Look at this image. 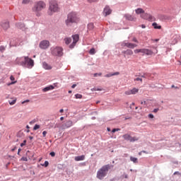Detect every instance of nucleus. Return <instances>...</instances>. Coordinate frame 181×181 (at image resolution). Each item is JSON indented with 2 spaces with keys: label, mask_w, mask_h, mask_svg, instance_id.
<instances>
[{
  "label": "nucleus",
  "mask_w": 181,
  "mask_h": 181,
  "mask_svg": "<svg viewBox=\"0 0 181 181\" xmlns=\"http://www.w3.org/2000/svg\"><path fill=\"white\" fill-rule=\"evenodd\" d=\"M16 63L20 66H28V69H32L35 66L33 59L28 58V57H22L16 59Z\"/></svg>",
  "instance_id": "nucleus-1"
},
{
  "label": "nucleus",
  "mask_w": 181,
  "mask_h": 181,
  "mask_svg": "<svg viewBox=\"0 0 181 181\" xmlns=\"http://www.w3.org/2000/svg\"><path fill=\"white\" fill-rule=\"evenodd\" d=\"M80 21L78 15L76 12H71L67 16V19L65 21L66 26H71L72 23H77Z\"/></svg>",
  "instance_id": "nucleus-2"
},
{
  "label": "nucleus",
  "mask_w": 181,
  "mask_h": 181,
  "mask_svg": "<svg viewBox=\"0 0 181 181\" xmlns=\"http://www.w3.org/2000/svg\"><path fill=\"white\" fill-rule=\"evenodd\" d=\"M111 168H113V166L110 164L103 165L97 173L98 179H100V180L104 179V177L107 176V173H108V170H110Z\"/></svg>",
  "instance_id": "nucleus-3"
},
{
  "label": "nucleus",
  "mask_w": 181,
  "mask_h": 181,
  "mask_svg": "<svg viewBox=\"0 0 181 181\" xmlns=\"http://www.w3.org/2000/svg\"><path fill=\"white\" fill-rule=\"evenodd\" d=\"M45 8H46V4L42 1H40L35 3L33 11V12H40V11H43Z\"/></svg>",
  "instance_id": "nucleus-4"
},
{
  "label": "nucleus",
  "mask_w": 181,
  "mask_h": 181,
  "mask_svg": "<svg viewBox=\"0 0 181 181\" xmlns=\"http://www.w3.org/2000/svg\"><path fill=\"white\" fill-rule=\"evenodd\" d=\"M50 50L52 56H63V48L62 47H52Z\"/></svg>",
  "instance_id": "nucleus-5"
},
{
  "label": "nucleus",
  "mask_w": 181,
  "mask_h": 181,
  "mask_svg": "<svg viewBox=\"0 0 181 181\" xmlns=\"http://www.w3.org/2000/svg\"><path fill=\"white\" fill-rule=\"evenodd\" d=\"M49 11H50L51 13H54V12H59V4H57V1H50Z\"/></svg>",
  "instance_id": "nucleus-6"
},
{
  "label": "nucleus",
  "mask_w": 181,
  "mask_h": 181,
  "mask_svg": "<svg viewBox=\"0 0 181 181\" xmlns=\"http://www.w3.org/2000/svg\"><path fill=\"white\" fill-rule=\"evenodd\" d=\"M123 138L125 141H129V142H136V141H139V137H132L130 134H124Z\"/></svg>",
  "instance_id": "nucleus-7"
},
{
  "label": "nucleus",
  "mask_w": 181,
  "mask_h": 181,
  "mask_svg": "<svg viewBox=\"0 0 181 181\" xmlns=\"http://www.w3.org/2000/svg\"><path fill=\"white\" fill-rule=\"evenodd\" d=\"M72 38H73V42L72 44H71L69 45L70 49H74V46H76V44L77 43V42H78L79 39H80V36L78 34L74 35H72Z\"/></svg>",
  "instance_id": "nucleus-8"
},
{
  "label": "nucleus",
  "mask_w": 181,
  "mask_h": 181,
  "mask_svg": "<svg viewBox=\"0 0 181 181\" xmlns=\"http://www.w3.org/2000/svg\"><path fill=\"white\" fill-rule=\"evenodd\" d=\"M40 48L46 49L50 46V42L49 40H42L40 42Z\"/></svg>",
  "instance_id": "nucleus-9"
},
{
  "label": "nucleus",
  "mask_w": 181,
  "mask_h": 181,
  "mask_svg": "<svg viewBox=\"0 0 181 181\" xmlns=\"http://www.w3.org/2000/svg\"><path fill=\"white\" fill-rule=\"evenodd\" d=\"M73 125V121L71 120H67L65 122L61 127L62 129H67L69 128H71V126Z\"/></svg>",
  "instance_id": "nucleus-10"
},
{
  "label": "nucleus",
  "mask_w": 181,
  "mask_h": 181,
  "mask_svg": "<svg viewBox=\"0 0 181 181\" xmlns=\"http://www.w3.org/2000/svg\"><path fill=\"white\" fill-rule=\"evenodd\" d=\"M111 12H112V11L111 10V8H110V6H106L103 10V13L105 14V16H108V15H111Z\"/></svg>",
  "instance_id": "nucleus-11"
},
{
  "label": "nucleus",
  "mask_w": 181,
  "mask_h": 181,
  "mask_svg": "<svg viewBox=\"0 0 181 181\" xmlns=\"http://www.w3.org/2000/svg\"><path fill=\"white\" fill-rule=\"evenodd\" d=\"M141 18H142L143 19H146L148 21H152L153 19V17L152 16H151V14L146 13L141 14Z\"/></svg>",
  "instance_id": "nucleus-12"
},
{
  "label": "nucleus",
  "mask_w": 181,
  "mask_h": 181,
  "mask_svg": "<svg viewBox=\"0 0 181 181\" xmlns=\"http://www.w3.org/2000/svg\"><path fill=\"white\" fill-rule=\"evenodd\" d=\"M124 46H127L129 49H135V47H138V45L131 43V42H124Z\"/></svg>",
  "instance_id": "nucleus-13"
},
{
  "label": "nucleus",
  "mask_w": 181,
  "mask_h": 181,
  "mask_svg": "<svg viewBox=\"0 0 181 181\" xmlns=\"http://www.w3.org/2000/svg\"><path fill=\"white\" fill-rule=\"evenodd\" d=\"M145 54L146 56H152L153 54V51L149 49L144 48V55Z\"/></svg>",
  "instance_id": "nucleus-14"
},
{
  "label": "nucleus",
  "mask_w": 181,
  "mask_h": 181,
  "mask_svg": "<svg viewBox=\"0 0 181 181\" xmlns=\"http://www.w3.org/2000/svg\"><path fill=\"white\" fill-rule=\"evenodd\" d=\"M134 53L138 54V53H142V56H145V48L134 49Z\"/></svg>",
  "instance_id": "nucleus-15"
},
{
  "label": "nucleus",
  "mask_w": 181,
  "mask_h": 181,
  "mask_svg": "<svg viewBox=\"0 0 181 181\" xmlns=\"http://www.w3.org/2000/svg\"><path fill=\"white\" fill-rule=\"evenodd\" d=\"M123 54H126L127 56H132L134 54V51L132 49H127L122 52Z\"/></svg>",
  "instance_id": "nucleus-16"
},
{
  "label": "nucleus",
  "mask_w": 181,
  "mask_h": 181,
  "mask_svg": "<svg viewBox=\"0 0 181 181\" xmlns=\"http://www.w3.org/2000/svg\"><path fill=\"white\" fill-rule=\"evenodd\" d=\"M1 27L4 30H7V29H9V22H3L1 23Z\"/></svg>",
  "instance_id": "nucleus-17"
},
{
  "label": "nucleus",
  "mask_w": 181,
  "mask_h": 181,
  "mask_svg": "<svg viewBox=\"0 0 181 181\" xmlns=\"http://www.w3.org/2000/svg\"><path fill=\"white\" fill-rule=\"evenodd\" d=\"M42 67L45 70H52V66L49 65L47 62H43L42 63Z\"/></svg>",
  "instance_id": "nucleus-18"
},
{
  "label": "nucleus",
  "mask_w": 181,
  "mask_h": 181,
  "mask_svg": "<svg viewBox=\"0 0 181 181\" xmlns=\"http://www.w3.org/2000/svg\"><path fill=\"white\" fill-rule=\"evenodd\" d=\"M84 159H86V156L84 155L75 157L76 162H79L80 160H84Z\"/></svg>",
  "instance_id": "nucleus-19"
},
{
  "label": "nucleus",
  "mask_w": 181,
  "mask_h": 181,
  "mask_svg": "<svg viewBox=\"0 0 181 181\" xmlns=\"http://www.w3.org/2000/svg\"><path fill=\"white\" fill-rule=\"evenodd\" d=\"M50 90H54V86L51 85L49 86L45 87L42 89V91L46 93V91H50Z\"/></svg>",
  "instance_id": "nucleus-20"
},
{
  "label": "nucleus",
  "mask_w": 181,
  "mask_h": 181,
  "mask_svg": "<svg viewBox=\"0 0 181 181\" xmlns=\"http://www.w3.org/2000/svg\"><path fill=\"white\" fill-rule=\"evenodd\" d=\"M124 18H126V19H127L128 21H136V19L134 16H132L129 14H126L124 16Z\"/></svg>",
  "instance_id": "nucleus-21"
},
{
  "label": "nucleus",
  "mask_w": 181,
  "mask_h": 181,
  "mask_svg": "<svg viewBox=\"0 0 181 181\" xmlns=\"http://www.w3.org/2000/svg\"><path fill=\"white\" fill-rule=\"evenodd\" d=\"M112 76H119V72H115L113 74H108L105 76V77H112Z\"/></svg>",
  "instance_id": "nucleus-22"
},
{
  "label": "nucleus",
  "mask_w": 181,
  "mask_h": 181,
  "mask_svg": "<svg viewBox=\"0 0 181 181\" xmlns=\"http://www.w3.org/2000/svg\"><path fill=\"white\" fill-rule=\"evenodd\" d=\"M130 160H131V162H133V163H138V158H137L130 156Z\"/></svg>",
  "instance_id": "nucleus-23"
},
{
  "label": "nucleus",
  "mask_w": 181,
  "mask_h": 181,
  "mask_svg": "<svg viewBox=\"0 0 181 181\" xmlns=\"http://www.w3.org/2000/svg\"><path fill=\"white\" fill-rule=\"evenodd\" d=\"M64 40L66 45H70V43H71V38L70 37H66Z\"/></svg>",
  "instance_id": "nucleus-24"
},
{
  "label": "nucleus",
  "mask_w": 181,
  "mask_h": 181,
  "mask_svg": "<svg viewBox=\"0 0 181 181\" xmlns=\"http://www.w3.org/2000/svg\"><path fill=\"white\" fill-rule=\"evenodd\" d=\"M136 13H137V15H139V13H141V15H142L143 13H145V12L144 11V9H142V8H137L136 10Z\"/></svg>",
  "instance_id": "nucleus-25"
},
{
  "label": "nucleus",
  "mask_w": 181,
  "mask_h": 181,
  "mask_svg": "<svg viewBox=\"0 0 181 181\" xmlns=\"http://www.w3.org/2000/svg\"><path fill=\"white\" fill-rule=\"evenodd\" d=\"M88 30H93L94 29V24L93 23L88 24Z\"/></svg>",
  "instance_id": "nucleus-26"
},
{
  "label": "nucleus",
  "mask_w": 181,
  "mask_h": 181,
  "mask_svg": "<svg viewBox=\"0 0 181 181\" xmlns=\"http://www.w3.org/2000/svg\"><path fill=\"white\" fill-rule=\"evenodd\" d=\"M132 91V94H136V93H138V91H139V90L136 88H134L133 89L131 90Z\"/></svg>",
  "instance_id": "nucleus-27"
},
{
  "label": "nucleus",
  "mask_w": 181,
  "mask_h": 181,
  "mask_svg": "<svg viewBox=\"0 0 181 181\" xmlns=\"http://www.w3.org/2000/svg\"><path fill=\"white\" fill-rule=\"evenodd\" d=\"M153 26L154 29H161V28H162L160 25L158 26V23H153Z\"/></svg>",
  "instance_id": "nucleus-28"
},
{
  "label": "nucleus",
  "mask_w": 181,
  "mask_h": 181,
  "mask_svg": "<svg viewBox=\"0 0 181 181\" xmlns=\"http://www.w3.org/2000/svg\"><path fill=\"white\" fill-rule=\"evenodd\" d=\"M16 27L18 28V29H22V28H24L25 27V25L22 24V23H17L16 24Z\"/></svg>",
  "instance_id": "nucleus-29"
},
{
  "label": "nucleus",
  "mask_w": 181,
  "mask_h": 181,
  "mask_svg": "<svg viewBox=\"0 0 181 181\" xmlns=\"http://www.w3.org/2000/svg\"><path fill=\"white\" fill-rule=\"evenodd\" d=\"M8 103H9L10 105H13L14 104L16 103V99H14L13 100H8Z\"/></svg>",
  "instance_id": "nucleus-30"
},
{
  "label": "nucleus",
  "mask_w": 181,
  "mask_h": 181,
  "mask_svg": "<svg viewBox=\"0 0 181 181\" xmlns=\"http://www.w3.org/2000/svg\"><path fill=\"white\" fill-rule=\"evenodd\" d=\"M90 54H95V49L92 48L89 51Z\"/></svg>",
  "instance_id": "nucleus-31"
},
{
  "label": "nucleus",
  "mask_w": 181,
  "mask_h": 181,
  "mask_svg": "<svg viewBox=\"0 0 181 181\" xmlns=\"http://www.w3.org/2000/svg\"><path fill=\"white\" fill-rule=\"evenodd\" d=\"M75 98L77 99L83 98V95L77 93L75 95Z\"/></svg>",
  "instance_id": "nucleus-32"
},
{
  "label": "nucleus",
  "mask_w": 181,
  "mask_h": 181,
  "mask_svg": "<svg viewBox=\"0 0 181 181\" xmlns=\"http://www.w3.org/2000/svg\"><path fill=\"white\" fill-rule=\"evenodd\" d=\"M40 128V125L39 124H35V127H33L34 131H36L37 129H39Z\"/></svg>",
  "instance_id": "nucleus-33"
},
{
  "label": "nucleus",
  "mask_w": 181,
  "mask_h": 181,
  "mask_svg": "<svg viewBox=\"0 0 181 181\" xmlns=\"http://www.w3.org/2000/svg\"><path fill=\"white\" fill-rule=\"evenodd\" d=\"M125 94H126V95H131V94H132V92L131 90H127V91L125 92Z\"/></svg>",
  "instance_id": "nucleus-34"
},
{
  "label": "nucleus",
  "mask_w": 181,
  "mask_h": 181,
  "mask_svg": "<svg viewBox=\"0 0 181 181\" xmlns=\"http://www.w3.org/2000/svg\"><path fill=\"white\" fill-rule=\"evenodd\" d=\"M42 166L47 168V166H49V161H45V163L42 165Z\"/></svg>",
  "instance_id": "nucleus-35"
},
{
  "label": "nucleus",
  "mask_w": 181,
  "mask_h": 181,
  "mask_svg": "<svg viewBox=\"0 0 181 181\" xmlns=\"http://www.w3.org/2000/svg\"><path fill=\"white\" fill-rule=\"evenodd\" d=\"M26 142H27V141H26V140H24L23 142L21 144V147L25 146V145H26Z\"/></svg>",
  "instance_id": "nucleus-36"
},
{
  "label": "nucleus",
  "mask_w": 181,
  "mask_h": 181,
  "mask_svg": "<svg viewBox=\"0 0 181 181\" xmlns=\"http://www.w3.org/2000/svg\"><path fill=\"white\" fill-rule=\"evenodd\" d=\"M0 52H5V47L1 46L0 47Z\"/></svg>",
  "instance_id": "nucleus-37"
},
{
  "label": "nucleus",
  "mask_w": 181,
  "mask_h": 181,
  "mask_svg": "<svg viewBox=\"0 0 181 181\" xmlns=\"http://www.w3.org/2000/svg\"><path fill=\"white\" fill-rule=\"evenodd\" d=\"M132 42H134V43H139V42H138V40L136 39V37H133Z\"/></svg>",
  "instance_id": "nucleus-38"
},
{
  "label": "nucleus",
  "mask_w": 181,
  "mask_h": 181,
  "mask_svg": "<svg viewBox=\"0 0 181 181\" xmlns=\"http://www.w3.org/2000/svg\"><path fill=\"white\" fill-rule=\"evenodd\" d=\"M134 81H141V83H142V78H136L134 79Z\"/></svg>",
  "instance_id": "nucleus-39"
},
{
  "label": "nucleus",
  "mask_w": 181,
  "mask_h": 181,
  "mask_svg": "<svg viewBox=\"0 0 181 181\" xmlns=\"http://www.w3.org/2000/svg\"><path fill=\"white\" fill-rule=\"evenodd\" d=\"M117 131H119V129H113L112 132L114 134L115 132H117Z\"/></svg>",
  "instance_id": "nucleus-40"
},
{
  "label": "nucleus",
  "mask_w": 181,
  "mask_h": 181,
  "mask_svg": "<svg viewBox=\"0 0 181 181\" xmlns=\"http://www.w3.org/2000/svg\"><path fill=\"white\" fill-rule=\"evenodd\" d=\"M49 155H51V156H52V157H54V156H56V153H54V152H51L50 153H49Z\"/></svg>",
  "instance_id": "nucleus-41"
},
{
  "label": "nucleus",
  "mask_w": 181,
  "mask_h": 181,
  "mask_svg": "<svg viewBox=\"0 0 181 181\" xmlns=\"http://www.w3.org/2000/svg\"><path fill=\"white\" fill-rule=\"evenodd\" d=\"M42 135H43V136H44V138L46 136V135H47V132H46V131H44L43 132H42Z\"/></svg>",
  "instance_id": "nucleus-42"
},
{
  "label": "nucleus",
  "mask_w": 181,
  "mask_h": 181,
  "mask_svg": "<svg viewBox=\"0 0 181 181\" xmlns=\"http://www.w3.org/2000/svg\"><path fill=\"white\" fill-rule=\"evenodd\" d=\"M97 76H102V74L101 73H99V74H94V77H97Z\"/></svg>",
  "instance_id": "nucleus-43"
},
{
  "label": "nucleus",
  "mask_w": 181,
  "mask_h": 181,
  "mask_svg": "<svg viewBox=\"0 0 181 181\" xmlns=\"http://www.w3.org/2000/svg\"><path fill=\"white\" fill-rule=\"evenodd\" d=\"M10 79L11 81H15V77H13V76H11Z\"/></svg>",
  "instance_id": "nucleus-44"
},
{
  "label": "nucleus",
  "mask_w": 181,
  "mask_h": 181,
  "mask_svg": "<svg viewBox=\"0 0 181 181\" xmlns=\"http://www.w3.org/2000/svg\"><path fill=\"white\" fill-rule=\"evenodd\" d=\"M158 111H159V108L154 109L153 112L156 113V112H158Z\"/></svg>",
  "instance_id": "nucleus-45"
},
{
  "label": "nucleus",
  "mask_w": 181,
  "mask_h": 181,
  "mask_svg": "<svg viewBox=\"0 0 181 181\" xmlns=\"http://www.w3.org/2000/svg\"><path fill=\"white\" fill-rule=\"evenodd\" d=\"M153 117H154L153 115L152 114L148 115V118H153Z\"/></svg>",
  "instance_id": "nucleus-46"
},
{
  "label": "nucleus",
  "mask_w": 181,
  "mask_h": 181,
  "mask_svg": "<svg viewBox=\"0 0 181 181\" xmlns=\"http://www.w3.org/2000/svg\"><path fill=\"white\" fill-rule=\"evenodd\" d=\"M89 2H97L98 0H88Z\"/></svg>",
  "instance_id": "nucleus-47"
},
{
  "label": "nucleus",
  "mask_w": 181,
  "mask_h": 181,
  "mask_svg": "<svg viewBox=\"0 0 181 181\" xmlns=\"http://www.w3.org/2000/svg\"><path fill=\"white\" fill-rule=\"evenodd\" d=\"M94 90H95V91H102L103 90V89H100V88H95Z\"/></svg>",
  "instance_id": "nucleus-48"
},
{
  "label": "nucleus",
  "mask_w": 181,
  "mask_h": 181,
  "mask_svg": "<svg viewBox=\"0 0 181 181\" xmlns=\"http://www.w3.org/2000/svg\"><path fill=\"white\" fill-rule=\"evenodd\" d=\"M76 86H77L76 84H73V85L71 86V88H76Z\"/></svg>",
  "instance_id": "nucleus-49"
},
{
  "label": "nucleus",
  "mask_w": 181,
  "mask_h": 181,
  "mask_svg": "<svg viewBox=\"0 0 181 181\" xmlns=\"http://www.w3.org/2000/svg\"><path fill=\"white\" fill-rule=\"evenodd\" d=\"M25 103H29V100L22 102V104H25Z\"/></svg>",
  "instance_id": "nucleus-50"
},
{
  "label": "nucleus",
  "mask_w": 181,
  "mask_h": 181,
  "mask_svg": "<svg viewBox=\"0 0 181 181\" xmlns=\"http://www.w3.org/2000/svg\"><path fill=\"white\" fill-rule=\"evenodd\" d=\"M23 4H28V0H23Z\"/></svg>",
  "instance_id": "nucleus-51"
},
{
  "label": "nucleus",
  "mask_w": 181,
  "mask_h": 181,
  "mask_svg": "<svg viewBox=\"0 0 181 181\" xmlns=\"http://www.w3.org/2000/svg\"><path fill=\"white\" fill-rule=\"evenodd\" d=\"M21 151H22V149L18 148V155H19V153H21Z\"/></svg>",
  "instance_id": "nucleus-52"
},
{
  "label": "nucleus",
  "mask_w": 181,
  "mask_h": 181,
  "mask_svg": "<svg viewBox=\"0 0 181 181\" xmlns=\"http://www.w3.org/2000/svg\"><path fill=\"white\" fill-rule=\"evenodd\" d=\"M141 28H142V29H145V28H146V26H145V25H141Z\"/></svg>",
  "instance_id": "nucleus-53"
},
{
  "label": "nucleus",
  "mask_w": 181,
  "mask_h": 181,
  "mask_svg": "<svg viewBox=\"0 0 181 181\" xmlns=\"http://www.w3.org/2000/svg\"><path fill=\"white\" fill-rule=\"evenodd\" d=\"M59 112H64V110H63V109H61L60 110H59Z\"/></svg>",
  "instance_id": "nucleus-54"
},
{
  "label": "nucleus",
  "mask_w": 181,
  "mask_h": 181,
  "mask_svg": "<svg viewBox=\"0 0 181 181\" xmlns=\"http://www.w3.org/2000/svg\"><path fill=\"white\" fill-rule=\"evenodd\" d=\"M63 119H64V117H60V120H61V121H63Z\"/></svg>",
  "instance_id": "nucleus-55"
},
{
  "label": "nucleus",
  "mask_w": 181,
  "mask_h": 181,
  "mask_svg": "<svg viewBox=\"0 0 181 181\" xmlns=\"http://www.w3.org/2000/svg\"><path fill=\"white\" fill-rule=\"evenodd\" d=\"M16 149V147H15L14 148L11 149L12 152H13Z\"/></svg>",
  "instance_id": "nucleus-56"
},
{
  "label": "nucleus",
  "mask_w": 181,
  "mask_h": 181,
  "mask_svg": "<svg viewBox=\"0 0 181 181\" xmlns=\"http://www.w3.org/2000/svg\"><path fill=\"white\" fill-rule=\"evenodd\" d=\"M141 104H146V101L141 102Z\"/></svg>",
  "instance_id": "nucleus-57"
},
{
  "label": "nucleus",
  "mask_w": 181,
  "mask_h": 181,
  "mask_svg": "<svg viewBox=\"0 0 181 181\" xmlns=\"http://www.w3.org/2000/svg\"><path fill=\"white\" fill-rule=\"evenodd\" d=\"M124 177L125 179H128V175H125Z\"/></svg>",
  "instance_id": "nucleus-58"
},
{
  "label": "nucleus",
  "mask_w": 181,
  "mask_h": 181,
  "mask_svg": "<svg viewBox=\"0 0 181 181\" xmlns=\"http://www.w3.org/2000/svg\"><path fill=\"white\" fill-rule=\"evenodd\" d=\"M107 131L110 132V131H111V129H110V127H107Z\"/></svg>",
  "instance_id": "nucleus-59"
},
{
  "label": "nucleus",
  "mask_w": 181,
  "mask_h": 181,
  "mask_svg": "<svg viewBox=\"0 0 181 181\" xmlns=\"http://www.w3.org/2000/svg\"><path fill=\"white\" fill-rule=\"evenodd\" d=\"M23 160H25V162L28 161V158H23Z\"/></svg>",
  "instance_id": "nucleus-60"
},
{
  "label": "nucleus",
  "mask_w": 181,
  "mask_h": 181,
  "mask_svg": "<svg viewBox=\"0 0 181 181\" xmlns=\"http://www.w3.org/2000/svg\"><path fill=\"white\" fill-rule=\"evenodd\" d=\"M141 152H143V153H146V151H142Z\"/></svg>",
  "instance_id": "nucleus-61"
},
{
  "label": "nucleus",
  "mask_w": 181,
  "mask_h": 181,
  "mask_svg": "<svg viewBox=\"0 0 181 181\" xmlns=\"http://www.w3.org/2000/svg\"><path fill=\"white\" fill-rule=\"evenodd\" d=\"M155 42H159V39H156Z\"/></svg>",
  "instance_id": "nucleus-62"
},
{
  "label": "nucleus",
  "mask_w": 181,
  "mask_h": 181,
  "mask_svg": "<svg viewBox=\"0 0 181 181\" xmlns=\"http://www.w3.org/2000/svg\"><path fill=\"white\" fill-rule=\"evenodd\" d=\"M139 155H142V151L139 153Z\"/></svg>",
  "instance_id": "nucleus-63"
},
{
  "label": "nucleus",
  "mask_w": 181,
  "mask_h": 181,
  "mask_svg": "<svg viewBox=\"0 0 181 181\" xmlns=\"http://www.w3.org/2000/svg\"><path fill=\"white\" fill-rule=\"evenodd\" d=\"M69 94H71V90H69Z\"/></svg>",
  "instance_id": "nucleus-64"
}]
</instances>
